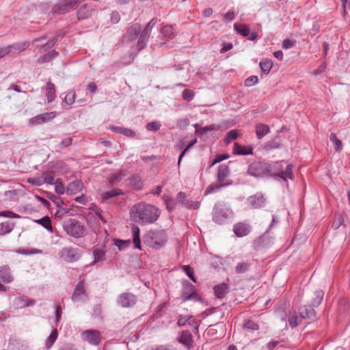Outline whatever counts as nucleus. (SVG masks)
<instances>
[{
    "label": "nucleus",
    "mask_w": 350,
    "mask_h": 350,
    "mask_svg": "<svg viewBox=\"0 0 350 350\" xmlns=\"http://www.w3.org/2000/svg\"><path fill=\"white\" fill-rule=\"evenodd\" d=\"M160 213V210L157 206L142 202L135 204L129 211L131 219L142 225L154 223Z\"/></svg>",
    "instance_id": "nucleus-1"
},
{
    "label": "nucleus",
    "mask_w": 350,
    "mask_h": 350,
    "mask_svg": "<svg viewBox=\"0 0 350 350\" xmlns=\"http://www.w3.org/2000/svg\"><path fill=\"white\" fill-rule=\"evenodd\" d=\"M267 176L280 177L286 181L287 178L293 180V165L288 164L284 170V161H275L267 163Z\"/></svg>",
    "instance_id": "nucleus-2"
},
{
    "label": "nucleus",
    "mask_w": 350,
    "mask_h": 350,
    "mask_svg": "<svg viewBox=\"0 0 350 350\" xmlns=\"http://www.w3.org/2000/svg\"><path fill=\"white\" fill-rule=\"evenodd\" d=\"M229 175L230 170L228 165L224 164L219 165L217 173L218 183L208 185L206 189L205 195L216 192L225 187L232 185V180L226 179Z\"/></svg>",
    "instance_id": "nucleus-3"
},
{
    "label": "nucleus",
    "mask_w": 350,
    "mask_h": 350,
    "mask_svg": "<svg viewBox=\"0 0 350 350\" xmlns=\"http://www.w3.org/2000/svg\"><path fill=\"white\" fill-rule=\"evenodd\" d=\"M62 226L66 233L74 238H81L85 232V226L76 219L69 218L64 221Z\"/></svg>",
    "instance_id": "nucleus-4"
},
{
    "label": "nucleus",
    "mask_w": 350,
    "mask_h": 350,
    "mask_svg": "<svg viewBox=\"0 0 350 350\" xmlns=\"http://www.w3.org/2000/svg\"><path fill=\"white\" fill-rule=\"evenodd\" d=\"M233 217L232 211L226 206L221 204H216L213 211V219L219 224H223Z\"/></svg>",
    "instance_id": "nucleus-5"
},
{
    "label": "nucleus",
    "mask_w": 350,
    "mask_h": 350,
    "mask_svg": "<svg viewBox=\"0 0 350 350\" xmlns=\"http://www.w3.org/2000/svg\"><path fill=\"white\" fill-rule=\"evenodd\" d=\"M82 253V250L79 247H64L59 251V256L64 261L72 263L81 258Z\"/></svg>",
    "instance_id": "nucleus-6"
},
{
    "label": "nucleus",
    "mask_w": 350,
    "mask_h": 350,
    "mask_svg": "<svg viewBox=\"0 0 350 350\" xmlns=\"http://www.w3.org/2000/svg\"><path fill=\"white\" fill-rule=\"evenodd\" d=\"M267 163L262 161H256L252 162L247 169V174L256 177L261 178L267 176Z\"/></svg>",
    "instance_id": "nucleus-7"
},
{
    "label": "nucleus",
    "mask_w": 350,
    "mask_h": 350,
    "mask_svg": "<svg viewBox=\"0 0 350 350\" xmlns=\"http://www.w3.org/2000/svg\"><path fill=\"white\" fill-rule=\"evenodd\" d=\"M80 1L81 0H59V1L53 7L51 12L55 14H64L74 8Z\"/></svg>",
    "instance_id": "nucleus-8"
},
{
    "label": "nucleus",
    "mask_w": 350,
    "mask_h": 350,
    "mask_svg": "<svg viewBox=\"0 0 350 350\" xmlns=\"http://www.w3.org/2000/svg\"><path fill=\"white\" fill-rule=\"evenodd\" d=\"M148 237H150V240H147L146 241L151 247L154 249L162 247L167 241V236L163 231L157 232H150Z\"/></svg>",
    "instance_id": "nucleus-9"
},
{
    "label": "nucleus",
    "mask_w": 350,
    "mask_h": 350,
    "mask_svg": "<svg viewBox=\"0 0 350 350\" xmlns=\"http://www.w3.org/2000/svg\"><path fill=\"white\" fill-rule=\"evenodd\" d=\"M81 335L83 340L92 345H99L102 339L100 332L95 329L86 330Z\"/></svg>",
    "instance_id": "nucleus-10"
},
{
    "label": "nucleus",
    "mask_w": 350,
    "mask_h": 350,
    "mask_svg": "<svg viewBox=\"0 0 350 350\" xmlns=\"http://www.w3.org/2000/svg\"><path fill=\"white\" fill-rule=\"evenodd\" d=\"M136 301L135 295L131 293H122L117 299L118 304L122 308L132 307L135 304Z\"/></svg>",
    "instance_id": "nucleus-11"
},
{
    "label": "nucleus",
    "mask_w": 350,
    "mask_h": 350,
    "mask_svg": "<svg viewBox=\"0 0 350 350\" xmlns=\"http://www.w3.org/2000/svg\"><path fill=\"white\" fill-rule=\"evenodd\" d=\"M56 116L57 113L55 111L41 113L29 119V123L31 126L44 124L53 120L56 117Z\"/></svg>",
    "instance_id": "nucleus-12"
},
{
    "label": "nucleus",
    "mask_w": 350,
    "mask_h": 350,
    "mask_svg": "<svg viewBox=\"0 0 350 350\" xmlns=\"http://www.w3.org/2000/svg\"><path fill=\"white\" fill-rule=\"evenodd\" d=\"M88 295L85 291L84 280H81L75 288L72 300L74 302L83 301H85Z\"/></svg>",
    "instance_id": "nucleus-13"
},
{
    "label": "nucleus",
    "mask_w": 350,
    "mask_h": 350,
    "mask_svg": "<svg viewBox=\"0 0 350 350\" xmlns=\"http://www.w3.org/2000/svg\"><path fill=\"white\" fill-rule=\"evenodd\" d=\"M142 31V26L139 23H135L127 29L123 36L124 42L133 41L137 39Z\"/></svg>",
    "instance_id": "nucleus-14"
},
{
    "label": "nucleus",
    "mask_w": 350,
    "mask_h": 350,
    "mask_svg": "<svg viewBox=\"0 0 350 350\" xmlns=\"http://www.w3.org/2000/svg\"><path fill=\"white\" fill-rule=\"evenodd\" d=\"M234 30L243 37H247L250 40H255L257 38L256 32L250 33V29L245 24L235 23L234 25Z\"/></svg>",
    "instance_id": "nucleus-15"
},
{
    "label": "nucleus",
    "mask_w": 350,
    "mask_h": 350,
    "mask_svg": "<svg viewBox=\"0 0 350 350\" xmlns=\"http://www.w3.org/2000/svg\"><path fill=\"white\" fill-rule=\"evenodd\" d=\"M95 11V5L92 3L83 5L77 12L79 20H84L90 17Z\"/></svg>",
    "instance_id": "nucleus-16"
},
{
    "label": "nucleus",
    "mask_w": 350,
    "mask_h": 350,
    "mask_svg": "<svg viewBox=\"0 0 350 350\" xmlns=\"http://www.w3.org/2000/svg\"><path fill=\"white\" fill-rule=\"evenodd\" d=\"M177 340L178 342L185 346L188 350H190L193 347V338L191 332L189 330L183 331Z\"/></svg>",
    "instance_id": "nucleus-17"
},
{
    "label": "nucleus",
    "mask_w": 350,
    "mask_h": 350,
    "mask_svg": "<svg viewBox=\"0 0 350 350\" xmlns=\"http://www.w3.org/2000/svg\"><path fill=\"white\" fill-rule=\"evenodd\" d=\"M176 200H178V203H180L183 206L187 208L198 209L200 206L198 202H191L189 200L187 199L185 193L182 191L178 193Z\"/></svg>",
    "instance_id": "nucleus-18"
},
{
    "label": "nucleus",
    "mask_w": 350,
    "mask_h": 350,
    "mask_svg": "<svg viewBox=\"0 0 350 350\" xmlns=\"http://www.w3.org/2000/svg\"><path fill=\"white\" fill-rule=\"evenodd\" d=\"M250 231V225L244 222H239L233 226V232L239 237L247 235Z\"/></svg>",
    "instance_id": "nucleus-19"
},
{
    "label": "nucleus",
    "mask_w": 350,
    "mask_h": 350,
    "mask_svg": "<svg viewBox=\"0 0 350 350\" xmlns=\"http://www.w3.org/2000/svg\"><path fill=\"white\" fill-rule=\"evenodd\" d=\"M299 315L301 319L314 321L317 319L316 311L311 306H304L300 308Z\"/></svg>",
    "instance_id": "nucleus-20"
},
{
    "label": "nucleus",
    "mask_w": 350,
    "mask_h": 350,
    "mask_svg": "<svg viewBox=\"0 0 350 350\" xmlns=\"http://www.w3.org/2000/svg\"><path fill=\"white\" fill-rule=\"evenodd\" d=\"M248 202L252 207L258 208L262 207L265 204V198L261 193H256L248 198Z\"/></svg>",
    "instance_id": "nucleus-21"
},
{
    "label": "nucleus",
    "mask_w": 350,
    "mask_h": 350,
    "mask_svg": "<svg viewBox=\"0 0 350 350\" xmlns=\"http://www.w3.org/2000/svg\"><path fill=\"white\" fill-rule=\"evenodd\" d=\"M0 280L4 283H10L14 280L10 267L8 265L0 267Z\"/></svg>",
    "instance_id": "nucleus-22"
},
{
    "label": "nucleus",
    "mask_w": 350,
    "mask_h": 350,
    "mask_svg": "<svg viewBox=\"0 0 350 350\" xmlns=\"http://www.w3.org/2000/svg\"><path fill=\"white\" fill-rule=\"evenodd\" d=\"M198 294L195 292L194 286L191 284H187L185 291L183 292L182 298L184 301L197 299Z\"/></svg>",
    "instance_id": "nucleus-23"
},
{
    "label": "nucleus",
    "mask_w": 350,
    "mask_h": 350,
    "mask_svg": "<svg viewBox=\"0 0 350 350\" xmlns=\"http://www.w3.org/2000/svg\"><path fill=\"white\" fill-rule=\"evenodd\" d=\"M150 33L151 31L146 29V28H144L143 31H141L139 35V37L137 44L139 51L143 49L146 46L147 42L150 36Z\"/></svg>",
    "instance_id": "nucleus-24"
},
{
    "label": "nucleus",
    "mask_w": 350,
    "mask_h": 350,
    "mask_svg": "<svg viewBox=\"0 0 350 350\" xmlns=\"http://www.w3.org/2000/svg\"><path fill=\"white\" fill-rule=\"evenodd\" d=\"M150 33L151 31L146 29V28H144L143 31H141L139 35V37L137 44L139 51L143 49L146 46L147 42L150 36Z\"/></svg>",
    "instance_id": "nucleus-25"
},
{
    "label": "nucleus",
    "mask_w": 350,
    "mask_h": 350,
    "mask_svg": "<svg viewBox=\"0 0 350 350\" xmlns=\"http://www.w3.org/2000/svg\"><path fill=\"white\" fill-rule=\"evenodd\" d=\"M83 184L81 180H76L70 182L66 188V191L70 195H74L83 189Z\"/></svg>",
    "instance_id": "nucleus-26"
},
{
    "label": "nucleus",
    "mask_w": 350,
    "mask_h": 350,
    "mask_svg": "<svg viewBox=\"0 0 350 350\" xmlns=\"http://www.w3.org/2000/svg\"><path fill=\"white\" fill-rule=\"evenodd\" d=\"M233 152L239 155H248L253 154V148L252 147H245L234 143L233 147Z\"/></svg>",
    "instance_id": "nucleus-27"
},
{
    "label": "nucleus",
    "mask_w": 350,
    "mask_h": 350,
    "mask_svg": "<svg viewBox=\"0 0 350 350\" xmlns=\"http://www.w3.org/2000/svg\"><path fill=\"white\" fill-rule=\"evenodd\" d=\"M122 194V191L120 189H112L109 191H104L101 193L102 202H107L109 199L118 196Z\"/></svg>",
    "instance_id": "nucleus-28"
},
{
    "label": "nucleus",
    "mask_w": 350,
    "mask_h": 350,
    "mask_svg": "<svg viewBox=\"0 0 350 350\" xmlns=\"http://www.w3.org/2000/svg\"><path fill=\"white\" fill-rule=\"evenodd\" d=\"M132 234L134 247L141 250L140 230L137 225L132 226Z\"/></svg>",
    "instance_id": "nucleus-29"
},
{
    "label": "nucleus",
    "mask_w": 350,
    "mask_h": 350,
    "mask_svg": "<svg viewBox=\"0 0 350 350\" xmlns=\"http://www.w3.org/2000/svg\"><path fill=\"white\" fill-rule=\"evenodd\" d=\"M46 97L49 103L53 101L56 97L55 85L51 81H48L46 85Z\"/></svg>",
    "instance_id": "nucleus-30"
},
{
    "label": "nucleus",
    "mask_w": 350,
    "mask_h": 350,
    "mask_svg": "<svg viewBox=\"0 0 350 350\" xmlns=\"http://www.w3.org/2000/svg\"><path fill=\"white\" fill-rule=\"evenodd\" d=\"M29 45V43L27 41L23 42H17L11 45L7 46V48L10 49V52L20 53L25 50Z\"/></svg>",
    "instance_id": "nucleus-31"
},
{
    "label": "nucleus",
    "mask_w": 350,
    "mask_h": 350,
    "mask_svg": "<svg viewBox=\"0 0 350 350\" xmlns=\"http://www.w3.org/2000/svg\"><path fill=\"white\" fill-rule=\"evenodd\" d=\"M270 131L269 126L264 124H257L256 125V133L258 139H262Z\"/></svg>",
    "instance_id": "nucleus-32"
},
{
    "label": "nucleus",
    "mask_w": 350,
    "mask_h": 350,
    "mask_svg": "<svg viewBox=\"0 0 350 350\" xmlns=\"http://www.w3.org/2000/svg\"><path fill=\"white\" fill-rule=\"evenodd\" d=\"M34 222L41 225L50 232H53V227L51 225V221L49 217L45 216L41 219H35Z\"/></svg>",
    "instance_id": "nucleus-33"
},
{
    "label": "nucleus",
    "mask_w": 350,
    "mask_h": 350,
    "mask_svg": "<svg viewBox=\"0 0 350 350\" xmlns=\"http://www.w3.org/2000/svg\"><path fill=\"white\" fill-rule=\"evenodd\" d=\"M111 129L116 133H121L127 137H133L135 135L134 131L128 128H124L122 126H111Z\"/></svg>",
    "instance_id": "nucleus-34"
},
{
    "label": "nucleus",
    "mask_w": 350,
    "mask_h": 350,
    "mask_svg": "<svg viewBox=\"0 0 350 350\" xmlns=\"http://www.w3.org/2000/svg\"><path fill=\"white\" fill-rule=\"evenodd\" d=\"M228 293V286L226 284H219L214 287V293L219 299H222Z\"/></svg>",
    "instance_id": "nucleus-35"
},
{
    "label": "nucleus",
    "mask_w": 350,
    "mask_h": 350,
    "mask_svg": "<svg viewBox=\"0 0 350 350\" xmlns=\"http://www.w3.org/2000/svg\"><path fill=\"white\" fill-rule=\"evenodd\" d=\"M324 293L321 290L316 291L314 293V297L311 300V305L312 307L319 306L323 299Z\"/></svg>",
    "instance_id": "nucleus-36"
},
{
    "label": "nucleus",
    "mask_w": 350,
    "mask_h": 350,
    "mask_svg": "<svg viewBox=\"0 0 350 350\" xmlns=\"http://www.w3.org/2000/svg\"><path fill=\"white\" fill-rule=\"evenodd\" d=\"M57 55H58V52H57L55 50H53V51L49 52L48 53L44 54V55L40 56L38 59V63L40 64H42L44 63V62H49L51 59H53V58L57 57Z\"/></svg>",
    "instance_id": "nucleus-37"
},
{
    "label": "nucleus",
    "mask_w": 350,
    "mask_h": 350,
    "mask_svg": "<svg viewBox=\"0 0 350 350\" xmlns=\"http://www.w3.org/2000/svg\"><path fill=\"white\" fill-rule=\"evenodd\" d=\"M35 304V301L29 299L26 297H19L16 298V304L18 307L24 308L33 306Z\"/></svg>",
    "instance_id": "nucleus-38"
},
{
    "label": "nucleus",
    "mask_w": 350,
    "mask_h": 350,
    "mask_svg": "<svg viewBox=\"0 0 350 350\" xmlns=\"http://www.w3.org/2000/svg\"><path fill=\"white\" fill-rule=\"evenodd\" d=\"M166 208L168 211L171 212L176 208V206L178 204V200L176 198H172L168 196L163 197Z\"/></svg>",
    "instance_id": "nucleus-39"
},
{
    "label": "nucleus",
    "mask_w": 350,
    "mask_h": 350,
    "mask_svg": "<svg viewBox=\"0 0 350 350\" xmlns=\"http://www.w3.org/2000/svg\"><path fill=\"white\" fill-rule=\"evenodd\" d=\"M14 224L10 221H5L0 224V236L10 232L14 228Z\"/></svg>",
    "instance_id": "nucleus-40"
},
{
    "label": "nucleus",
    "mask_w": 350,
    "mask_h": 350,
    "mask_svg": "<svg viewBox=\"0 0 350 350\" xmlns=\"http://www.w3.org/2000/svg\"><path fill=\"white\" fill-rule=\"evenodd\" d=\"M44 183L49 185H53L55 180V172L53 170L45 171L42 174Z\"/></svg>",
    "instance_id": "nucleus-41"
},
{
    "label": "nucleus",
    "mask_w": 350,
    "mask_h": 350,
    "mask_svg": "<svg viewBox=\"0 0 350 350\" xmlns=\"http://www.w3.org/2000/svg\"><path fill=\"white\" fill-rule=\"evenodd\" d=\"M93 256H94V261L93 263H97L99 262H103L105 260V252L103 250H94L93 251Z\"/></svg>",
    "instance_id": "nucleus-42"
},
{
    "label": "nucleus",
    "mask_w": 350,
    "mask_h": 350,
    "mask_svg": "<svg viewBox=\"0 0 350 350\" xmlns=\"http://www.w3.org/2000/svg\"><path fill=\"white\" fill-rule=\"evenodd\" d=\"M57 334H57V329H55L52 331L51 334H50V336L48 337V338L46 340V349H49L53 346V345L57 340Z\"/></svg>",
    "instance_id": "nucleus-43"
},
{
    "label": "nucleus",
    "mask_w": 350,
    "mask_h": 350,
    "mask_svg": "<svg viewBox=\"0 0 350 350\" xmlns=\"http://www.w3.org/2000/svg\"><path fill=\"white\" fill-rule=\"evenodd\" d=\"M260 66L262 72L268 74L273 67L271 60L266 59L260 62Z\"/></svg>",
    "instance_id": "nucleus-44"
},
{
    "label": "nucleus",
    "mask_w": 350,
    "mask_h": 350,
    "mask_svg": "<svg viewBox=\"0 0 350 350\" xmlns=\"http://www.w3.org/2000/svg\"><path fill=\"white\" fill-rule=\"evenodd\" d=\"M329 139L333 143L335 150L340 152L342 149V142L339 139H338L336 135L334 133H332L329 136Z\"/></svg>",
    "instance_id": "nucleus-45"
},
{
    "label": "nucleus",
    "mask_w": 350,
    "mask_h": 350,
    "mask_svg": "<svg viewBox=\"0 0 350 350\" xmlns=\"http://www.w3.org/2000/svg\"><path fill=\"white\" fill-rule=\"evenodd\" d=\"M75 92L73 90H70L68 92L66 96L64 97L63 103L68 105H71L75 102Z\"/></svg>",
    "instance_id": "nucleus-46"
},
{
    "label": "nucleus",
    "mask_w": 350,
    "mask_h": 350,
    "mask_svg": "<svg viewBox=\"0 0 350 350\" xmlns=\"http://www.w3.org/2000/svg\"><path fill=\"white\" fill-rule=\"evenodd\" d=\"M280 147V144L278 141L276 139H273L271 142H267L264 145V150L266 151H270L273 149L279 148Z\"/></svg>",
    "instance_id": "nucleus-47"
},
{
    "label": "nucleus",
    "mask_w": 350,
    "mask_h": 350,
    "mask_svg": "<svg viewBox=\"0 0 350 350\" xmlns=\"http://www.w3.org/2000/svg\"><path fill=\"white\" fill-rule=\"evenodd\" d=\"M238 137V131L237 130H231L229 132L227 133L224 142L226 144H228L232 141L236 139Z\"/></svg>",
    "instance_id": "nucleus-48"
},
{
    "label": "nucleus",
    "mask_w": 350,
    "mask_h": 350,
    "mask_svg": "<svg viewBox=\"0 0 350 350\" xmlns=\"http://www.w3.org/2000/svg\"><path fill=\"white\" fill-rule=\"evenodd\" d=\"M53 185H55V192L59 194L62 195L64 194L65 192V187L64 185L62 183V180L60 179H57Z\"/></svg>",
    "instance_id": "nucleus-49"
},
{
    "label": "nucleus",
    "mask_w": 350,
    "mask_h": 350,
    "mask_svg": "<svg viewBox=\"0 0 350 350\" xmlns=\"http://www.w3.org/2000/svg\"><path fill=\"white\" fill-rule=\"evenodd\" d=\"M161 33L166 37V38H172L173 35H174V31H173V28H172V26L171 25H166V26H164L161 29Z\"/></svg>",
    "instance_id": "nucleus-50"
},
{
    "label": "nucleus",
    "mask_w": 350,
    "mask_h": 350,
    "mask_svg": "<svg viewBox=\"0 0 350 350\" xmlns=\"http://www.w3.org/2000/svg\"><path fill=\"white\" fill-rule=\"evenodd\" d=\"M243 328L247 330L256 331L259 329V326L254 321L252 320H247L244 323Z\"/></svg>",
    "instance_id": "nucleus-51"
},
{
    "label": "nucleus",
    "mask_w": 350,
    "mask_h": 350,
    "mask_svg": "<svg viewBox=\"0 0 350 350\" xmlns=\"http://www.w3.org/2000/svg\"><path fill=\"white\" fill-rule=\"evenodd\" d=\"M250 264L247 262H240L235 267V271L237 273H244L248 271Z\"/></svg>",
    "instance_id": "nucleus-52"
},
{
    "label": "nucleus",
    "mask_w": 350,
    "mask_h": 350,
    "mask_svg": "<svg viewBox=\"0 0 350 350\" xmlns=\"http://www.w3.org/2000/svg\"><path fill=\"white\" fill-rule=\"evenodd\" d=\"M183 270L193 282H196V280L194 275V271L192 267H191L189 265H184L183 266Z\"/></svg>",
    "instance_id": "nucleus-53"
},
{
    "label": "nucleus",
    "mask_w": 350,
    "mask_h": 350,
    "mask_svg": "<svg viewBox=\"0 0 350 350\" xmlns=\"http://www.w3.org/2000/svg\"><path fill=\"white\" fill-rule=\"evenodd\" d=\"M288 322H289L290 326L293 328L297 327L299 324L300 321H299V317L295 314V312H293V313L290 314Z\"/></svg>",
    "instance_id": "nucleus-54"
},
{
    "label": "nucleus",
    "mask_w": 350,
    "mask_h": 350,
    "mask_svg": "<svg viewBox=\"0 0 350 350\" xmlns=\"http://www.w3.org/2000/svg\"><path fill=\"white\" fill-rule=\"evenodd\" d=\"M56 42H57V38L55 37H53V38L49 40L46 44L40 46V53L45 52L48 49L52 48L55 45Z\"/></svg>",
    "instance_id": "nucleus-55"
},
{
    "label": "nucleus",
    "mask_w": 350,
    "mask_h": 350,
    "mask_svg": "<svg viewBox=\"0 0 350 350\" xmlns=\"http://www.w3.org/2000/svg\"><path fill=\"white\" fill-rule=\"evenodd\" d=\"M123 176H124V174H123L122 172L120 171L116 173L111 174L109 177V180L111 183H118L122 180Z\"/></svg>",
    "instance_id": "nucleus-56"
},
{
    "label": "nucleus",
    "mask_w": 350,
    "mask_h": 350,
    "mask_svg": "<svg viewBox=\"0 0 350 350\" xmlns=\"http://www.w3.org/2000/svg\"><path fill=\"white\" fill-rule=\"evenodd\" d=\"M28 182L29 183H31V185H35V186H41L43 184H44L43 176H42V174L40 176H36V177H33V178H29Z\"/></svg>",
    "instance_id": "nucleus-57"
},
{
    "label": "nucleus",
    "mask_w": 350,
    "mask_h": 350,
    "mask_svg": "<svg viewBox=\"0 0 350 350\" xmlns=\"http://www.w3.org/2000/svg\"><path fill=\"white\" fill-rule=\"evenodd\" d=\"M161 124L159 122L154 121V122H151L148 123L146 125V129L148 131L155 132V131H157L161 128Z\"/></svg>",
    "instance_id": "nucleus-58"
},
{
    "label": "nucleus",
    "mask_w": 350,
    "mask_h": 350,
    "mask_svg": "<svg viewBox=\"0 0 350 350\" xmlns=\"http://www.w3.org/2000/svg\"><path fill=\"white\" fill-rule=\"evenodd\" d=\"M193 97L194 93L193 92V91L189 90H185L183 92V98L184 100L187 101H190L193 98Z\"/></svg>",
    "instance_id": "nucleus-59"
},
{
    "label": "nucleus",
    "mask_w": 350,
    "mask_h": 350,
    "mask_svg": "<svg viewBox=\"0 0 350 350\" xmlns=\"http://www.w3.org/2000/svg\"><path fill=\"white\" fill-rule=\"evenodd\" d=\"M258 81V79L256 76H251L245 81V86L250 87L256 84Z\"/></svg>",
    "instance_id": "nucleus-60"
},
{
    "label": "nucleus",
    "mask_w": 350,
    "mask_h": 350,
    "mask_svg": "<svg viewBox=\"0 0 350 350\" xmlns=\"http://www.w3.org/2000/svg\"><path fill=\"white\" fill-rule=\"evenodd\" d=\"M72 139L71 137H66L62 140L60 144H59V147L61 148H64L68 147L72 144Z\"/></svg>",
    "instance_id": "nucleus-61"
},
{
    "label": "nucleus",
    "mask_w": 350,
    "mask_h": 350,
    "mask_svg": "<svg viewBox=\"0 0 350 350\" xmlns=\"http://www.w3.org/2000/svg\"><path fill=\"white\" fill-rule=\"evenodd\" d=\"M228 158H229V155L227 154H217L211 165H214L215 164L219 163Z\"/></svg>",
    "instance_id": "nucleus-62"
},
{
    "label": "nucleus",
    "mask_w": 350,
    "mask_h": 350,
    "mask_svg": "<svg viewBox=\"0 0 350 350\" xmlns=\"http://www.w3.org/2000/svg\"><path fill=\"white\" fill-rule=\"evenodd\" d=\"M0 216L5 217H10V218H18L19 217V215L17 214L10 211H1L0 212Z\"/></svg>",
    "instance_id": "nucleus-63"
},
{
    "label": "nucleus",
    "mask_w": 350,
    "mask_h": 350,
    "mask_svg": "<svg viewBox=\"0 0 350 350\" xmlns=\"http://www.w3.org/2000/svg\"><path fill=\"white\" fill-rule=\"evenodd\" d=\"M233 47V45L231 42H228V43H222V47L221 49H220V53H224L226 52H227L228 51H230V49H232Z\"/></svg>",
    "instance_id": "nucleus-64"
}]
</instances>
